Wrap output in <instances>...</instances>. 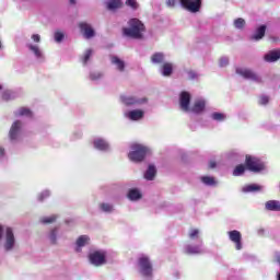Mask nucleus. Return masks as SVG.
<instances>
[{
    "label": "nucleus",
    "instance_id": "1",
    "mask_svg": "<svg viewBox=\"0 0 280 280\" xmlns=\"http://www.w3.org/2000/svg\"><path fill=\"white\" fill-rule=\"evenodd\" d=\"M129 27L122 28L124 36L128 38H133L135 40H141L143 38V33L145 32V24L137 18H132L128 21Z\"/></svg>",
    "mask_w": 280,
    "mask_h": 280
},
{
    "label": "nucleus",
    "instance_id": "2",
    "mask_svg": "<svg viewBox=\"0 0 280 280\" xmlns=\"http://www.w3.org/2000/svg\"><path fill=\"white\" fill-rule=\"evenodd\" d=\"M150 154V149L143 144L135 143L131 145V151L128 154V158L133 163H141Z\"/></svg>",
    "mask_w": 280,
    "mask_h": 280
},
{
    "label": "nucleus",
    "instance_id": "3",
    "mask_svg": "<svg viewBox=\"0 0 280 280\" xmlns=\"http://www.w3.org/2000/svg\"><path fill=\"white\" fill-rule=\"evenodd\" d=\"M245 167L249 172L254 173L264 172V170H266V166L262 164L261 160L252 155L245 156Z\"/></svg>",
    "mask_w": 280,
    "mask_h": 280
},
{
    "label": "nucleus",
    "instance_id": "4",
    "mask_svg": "<svg viewBox=\"0 0 280 280\" xmlns=\"http://www.w3.org/2000/svg\"><path fill=\"white\" fill-rule=\"evenodd\" d=\"M138 266L140 268V272L142 277H152V262L150 261V258L148 256H142L138 259Z\"/></svg>",
    "mask_w": 280,
    "mask_h": 280
},
{
    "label": "nucleus",
    "instance_id": "5",
    "mask_svg": "<svg viewBox=\"0 0 280 280\" xmlns=\"http://www.w3.org/2000/svg\"><path fill=\"white\" fill-rule=\"evenodd\" d=\"M179 3L184 10L188 12H200V8H202V0H179Z\"/></svg>",
    "mask_w": 280,
    "mask_h": 280
},
{
    "label": "nucleus",
    "instance_id": "6",
    "mask_svg": "<svg viewBox=\"0 0 280 280\" xmlns=\"http://www.w3.org/2000/svg\"><path fill=\"white\" fill-rule=\"evenodd\" d=\"M92 266H104L106 264V254L104 252H93L89 255Z\"/></svg>",
    "mask_w": 280,
    "mask_h": 280
},
{
    "label": "nucleus",
    "instance_id": "7",
    "mask_svg": "<svg viewBox=\"0 0 280 280\" xmlns=\"http://www.w3.org/2000/svg\"><path fill=\"white\" fill-rule=\"evenodd\" d=\"M237 75H242L245 80H253L254 82H261V79L257 73L250 69L236 68Z\"/></svg>",
    "mask_w": 280,
    "mask_h": 280
},
{
    "label": "nucleus",
    "instance_id": "8",
    "mask_svg": "<svg viewBox=\"0 0 280 280\" xmlns=\"http://www.w3.org/2000/svg\"><path fill=\"white\" fill-rule=\"evenodd\" d=\"M4 233H5L4 248L5 250H12L16 242L14 238V231L12 230V228H5Z\"/></svg>",
    "mask_w": 280,
    "mask_h": 280
},
{
    "label": "nucleus",
    "instance_id": "9",
    "mask_svg": "<svg viewBox=\"0 0 280 280\" xmlns=\"http://www.w3.org/2000/svg\"><path fill=\"white\" fill-rule=\"evenodd\" d=\"M189 104H191V94L182 92L179 96V106L185 113H189Z\"/></svg>",
    "mask_w": 280,
    "mask_h": 280
},
{
    "label": "nucleus",
    "instance_id": "10",
    "mask_svg": "<svg viewBox=\"0 0 280 280\" xmlns=\"http://www.w3.org/2000/svg\"><path fill=\"white\" fill-rule=\"evenodd\" d=\"M230 240L235 244L236 250H242V232L234 230L228 232Z\"/></svg>",
    "mask_w": 280,
    "mask_h": 280
},
{
    "label": "nucleus",
    "instance_id": "11",
    "mask_svg": "<svg viewBox=\"0 0 280 280\" xmlns=\"http://www.w3.org/2000/svg\"><path fill=\"white\" fill-rule=\"evenodd\" d=\"M22 126H23V122H21V120H15L12 124L11 129L9 131V137L11 141H15V139H18L19 132L21 131Z\"/></svg>",
    "mask_w": 280,
    "mask_h": 280
},
{
    "label": "nucleus",
    "instance_id": "12",
    "mask_svg": "<svg viewBox=\"0 0 280 280\" xmlns=\"http://www.w3.org/2000/svg\"><path fill=\"white\" fill-rule=\"evenodd\" d=\"M79 27L85 38H93V36H95V31L91 27V24L81 22Z\"/></svg>",
    "mask_w": 280,
    "mask_h": 280
},
{
    "label": "nucleus",
    "instance_id": "13",
    "mask_svg": "<svg viewBox=\"0 0 280 280\" xmlns=\"http://www.w3.org/2000/svg\"><path fill=\"white\" fill-rule=\"evenodd\" d=\"M121 102L125 103L126 106H135L136 104L148 102V98L138 100L133 96H121Z\"/></svg>",
    "mask_w": 280,
    "mask_h": 280
},
{
    "label": "nucleus",
    "instance_id": "14",
    "mask_svg": "<svg viewBox=\"0 0 280 280\" xmlns=\"http://www.w3.org/2000/svg\"><path fill=\"white\" fill-rule=\"evenodd\" d=\"M106 8L109 12H116V10L124 8V2L121 0H109L106 2Z\"/></svg>",
    "mask_w": 280,
    "mask_h": 280
},
{
    "label": "nucleus",
    "instance_id": "15",
    "mask_svg": "<svg viewBox=\"0 0 280 280\" xmlns=\"http://www.w3.org/2000/svg\"><path fill=\"white\" fill-rule=\"evenodd\" d=\"M266 62H277L280 60V49H273L267 52L264 57Z\"/></svg>",
    "mask_w": 280,
    "mask_h": 280
},
{
    "label": "nucleus",
    "instance_id": "16",
    "mask_svg": "<svg viewBox=\"0 0 280 280\" xmlns=\"http://www.w3.org/2000/svg\"><path fill=\"white\" fill-rule=\"evenodd\" d=\"M112 65H115L116 69L120 72L126 71V62L117 56L110 57Z\"/></svg>",
    "mask_w": 280,
    "mask_h": 280
},
{
    "label": "nucleus",
    "instance_id": "17",
    "mask_svg": "<svg viewBox=\"0 0 280 280\" xmlns=\"http://www.w3.org/2000/svg\"><path fill=\"white\" fill-rule=\"evenodd\" d=\"M266 36V25H260L258 28H256L255 34L252 35V40H261Z\"/></svg>",
    "mask_w": 280,
    "mask_h": 280
},
{
    "label": "nucleus",
    "instance_id": "18",
    "mask_svg": "<svg viewBox=\"0 0 280 280\" xmlns=\"http://www.w3.org/2000/svg\"><path fill=\"white\" fill-rule=\"evenodd\" d=\"M172 73H174V65H172V62H165L162 65V75H164V78H170V75H172Z\"/></svg>",
    "mask_w": 280,
    "mask_h": 280
},
{
    "label": "nucleus",
    "instance_id": "19",
    "mask_svg": "<svg viewBox=\"0 0 280 280\" xmlns=\"http://www.w3.org/2000/svg\"><path fill=\"white\" fill-rule=\"evenodd\" d=\"M265 209L267 211H280V201L279 200H269L265 203Z\"/></svg>",
    "mask_w": 280,
    "mask_h": 280
},
{
    "label": "nucleus",
    "instance_id": "20",
    "mask_svg": "<svg viewBox=\"0 0 280 280\" xmlns=\"http://www.w3.org/2000/svg\"><path fill=\"white\" fill-rule=\"evenodd\" d=\"M205 101H197L194 103L192 107L189 108L191 113H195L196 115H199V113H202L205 110Z\"/></svg>",
    "mask_w": 280,
    "mask_h": 280
},
{
    "label": "nucleus",
    "instance_id": "21",
    "mask_svg": "<svg viewBox=\"0 0 280 280\" xmlns=\"http://www.w3.org/2000/svg\"><path fill=\"white\" fill-rule=\"evenodd\" d=\"M151 62L153 65H163L165 62V55L163 52H154L151 56Z\"/></svg>",
    "mask_w": 280,
    "mask_h": 280
},
{
    "label": "nucleus",
    "instance_id": "22",
    "mask_svg": "<svg viewBox=\"0 0 280 280\" xmlns=\"http://www.w3.org/2000/svg\"><path fill=\"white\" fill-rule=\"evenodd\" d=\"M128 117L131 119V121H139V119H143V110L133 109L128 113Z\"/></svg>",
    "mask_w": 280,
    "mask_h": 280
},
{
    "label": "nucleus",
    "instance_id": "23",
    "mask_svg": "<svg viewBox=\"0 0 280 280\" xmlns=\"http://www.w3.org/2000/svg\"><path fill=\"white\" fill-rule=\"evenodd\" d=\"M15 117H34L32 109L27 107H20L18 112L14 113Z\"/></svg>",
    "mask_w": 280,
    "mask_h": 280
},
{
    "label": "nucleus",
    "instance_id": "24",
    "mask_svg": "<svg viewBox=\"0 0 280 280\" xmlns=\"http://www.w3.org/2000/svg\"><path fill=\"white\" fill-rule=\"evenodd\" d=\"M156 176V167L153 164H150L147 172L144 173L145 180H154Z\"/></svg>",
    "mask_w": 280,
    "mask_h": 280
},
{
    "label": "nucleus",
    "instance_id": "25",
    "mask_svg": "<svg viewBox=\"0 0 280 280\" xmlns=\"http://www.w3.org/2000/svg\"><path fill=\"white\" fill-rule=\"evenodd\" d=\"M90 237L86 235H81L79 236V238L77 240V253H80V248H82L83 246H86V244H89L90 242Z\"/></svg>",
    "mask_w": 280,
    "mask_h": 280
},
{
    "label": "nucleus",
    "instance_id": "26",
    "mask_svg": "<svg viewBox=\"0 0 280 280\" xmlns=\"http://www.w3.org/2000/svg\"><path fill=\"white\" fill-rule=\"evenodd\" d=\"M186 255H200L202 253V249H200V246L198 245H188L185 249Z\"/></svg>",
    "mask_w": 280,
    "mask_h": 280
},
{
    "label": "nucleus",
    "instance_id": "27",
    "mask_svg": "<svg viewBox=\"0 0 280 280\" xmlns=\"http://www.w3.org/2000/svg\"><path fill=\"white\" fill-rule=\"evenodd\" d=\"M141 191H139V189L132 188L129 190L127 198H129V200H141Z\"/></svg>",
    "mask_w": 280,
    "mask_h": 280
},
{
    "label": "nucleus",
    "instance_id": "28",
    "mask_svg": "<svg viewBox=\"0 0 280 280\" xmlns=\"http://www.w3.org/2000/svg\"><path fill=\"white\" fill-rule=\"evenodd\" d=\"M94 148H96V150H108V143L106 140L103 139H97L94 141Z\"/></svg>",
    "mask_w": 280,
    "mask_h": 280
},
{
    "label": "nucleus",
    "instance_id": "29",
    "mask_svg": "<svg viewBox=\"0 0 280 280\" xmlns=\"http://www.w3.org/2000/svg\"><path fill=\"white\" fill-rule=\"evenodd\" d=\"M201 183H203V185H208L209 187H215V185H218V182H215V178L211 176H202Z\"/></svg>",
    "mask_w": 280,
    "mask_h": 280
},
{
    "label": "nucleus",
    "instance_id": "30",
    "mask_svg": "<svg viewBox=\"0 0 280 280\" xmlns=\"http://www.w3.org/2000/svg\"><path fill=\"white\" fill-rule=\"evenodd\" d=\"M246 170L247 168L244 164H238L233 171V176H242Z\"/></svg>",
    "mask_w": 280,
    "mask_h": 280
},
{
    "label": "nucleus",
    "instance_id": "31",
    "mask_svg": "<svg viewBox=\"0 0 280 280\" xmlns=\"http://www.w3.org/2000/svg\"><path fill=\"white\" fill-rule=\"evenodd\" d=\"M58 220V215L52 214L50 217H44L40 219L42 224H54Z\"/></svg>",
    "mask_w": 280,
    "mask_h": 280
},
{
    "label": "nucleus",
    "instance_id": "32",
    "mask_svg": "<svg viewBox=\"0 0 280 280\" xmlns=\"http://www.w3.org/2000/svg\"><path fill=\"white\" fill-rule=\"evenodd\" d=\"M234 27H236V30H244V27H246V20L238 18L234 21Z\"/></svg>",
    "mask_w": 280,
    "mask_h": 280
},
{
    "label": "nucleus",
    "instance_id": "33",
    "mask_svg": "<svg viewBox=\"0 0 280 280\" xmlns=\"http://www.w3.org/2000/svg\"><path fill=\"white\" fill-rule=\"evenodd\" d=\"M28 49L35 54L36 58H43V52L40 51V48L38 46L28 45Z\"/></svg>",
    "mask_w": 280,
    "mask_h": 280
},
{
    "label": "nucleus",
    "instance_id": "34",
    "mask_svg": "<svg viewBox=\"0 0 280 280\" xmlns=\"http://www.w3.org/2000/svg\"><path fill=\"white\" fill-rule=\"evenodd\" d=\"M125 5L131 8V10H139V2L137 0H126Z\"/></svg>",
    "mask_w": 280,
    "mask_h": 280
},
{
    "label": "nucleus",
    "instance_id": "35",
    "mask_svg": "<svg viewBox=\"0 0 280 280\" xmlns=\"http://www.w3.org/2000/svg\"><path fill=\"white\" fill-rule=\"evenodd\" d=\"M244 191H261V186L252 184L245 187Z\"/></svg>",
    "mask_w": 280,
    "mask_h": 280
},
{
    "label": "nucleus",
    "instance_id": "36",
    "mask_svg": "<svg viewBox=\"0 0 280 280\" xmlns=\"http://www.w3.org/2000/svg\"><path fill=\"white\" fill-rule=\"evenodd\" d=\"M212 119H214V121H224L226 119V116H224V114L222 113H213Z\"/></svg>",
    "mask_w": 280,
    "mask_h": 280
},
{
    "label": "nucleus",
    "instance_id": "37",
    "mask_svg": "<svg viewBox=\"0 0 280 280\" xmlns=\"http://www.w3.org/2000/svg\"><path fill=\"white\" fill-rule=\"evenodd\" d=\"M198 235H200V231L198 229H191L188 234L190 240H197Z\"/></svg>",
    "mask_w": 280,
    "mask_h": 280
},
{
    "label": "nucleus",
    "instance_id": "38",
    "mask_svg": "<svg viewBox=\"0 0 280 280\" xmlns=\"http://www.w3.org/2000/svg\"><path fill=\"white\" fill-rule=\"evenodd\" d=\"M63 39H65V33H62L60 31L55 32L56 43H62Z\"/></svg>",
    "mask_w": 280,
    "mask_h": 280
},
{
    "label": "nucleus",
    "instance_id": "39",
    "mask_svg": "<svg viewBox=\"0 0 280 280\" xmlns=\"http://www.w3.org/2000/svg\"><path fill=\"white\" fill-rule=\"evenodd\" d=\"M93 55L92 49H88L83 56V65H86L89 60H91V56Z\"/></svg>",
    "mask_w": 280,
    "mask_h": 280
},
{
    "label": "nucleus",
    "instance_id": "40",
    "mask_svg": "<svg viewBox=\"0 0 280 280\" xmlns=\"http://www.w3.org/2000/svg\"><path fill=\"white\" fill-rule=\"evenodd\" d=\"M104 74H102V72H91L90 73V80H101V78H103Z\"/></svg>",
    "mask_w": 280,
    "mask_h": 280
},
{
    "label": "nucleus",
    "instance_id": "41",
    "mask_svg": "<svg viewBox=\"0 0 280 280\" xmlns=\"http://www.w3.org/2000/svg\"><path fill=\"white\" fill-rule=\"evenodd\" d=\"M101 209H102V211L110 213V211H113V206H110L108 203H101Z\"/></svg>",
    "mask_w": 280,
    "mask_h": 280
},
{
    "label": "nucleus",
    "instance_id": "42",
    "mask_svg": "<svg viewBox=\"0 0 280 280\" xmlns=\"http://www.w3.org/2000/svg\"><path fill=\"white\" fill-rule=\"evenodd\" d=\"M2 100L4 102H10L12 100V93L10 91H5L2 93Z\"/></svg>",
    "mask_w": 280,
    "mask_h": 280
},
{
    "label": "nucleus",
    "instance_id": "43",
    "mask_svg": "<svg viewBox=\"0 0 280 280\" xmlns=\"http://www.w3.org/2000/svg\"><path fill=\"white\" fill-rule=\"evenodd\" d=\"M219 65H220V67H226V66L229 65V58L222 57V58L219 60Z\"/></svg>",
    "mask_w": 280,
    "mask_h": 280
},
{
    "label": "nucleus",
    "instance_id": "44",
    "mask_svg": "<svg viewBox=\"0 0 280 280\" xmlns=\"http://www.w3.org/2000/svg\"><path fill=\"white\" fill-rule=\"evenodd\" d=\"M268 102H269L268 96H261L260 100H259V104L261 106H266V104H268Z\"/></svg>",
    "mask_w": 280,
    "mask_h": 280
},
{
    "label": "nucleus",
    "instance_id": "45",
    "mask_svg": "<svg viewBox=\"0 0 280 280\" xmlns=\"http://www.w3.org/2000/svg\"><path fill=\"white\" fill-rule=\"evenodd\" d=\"M56 233H57V230H52V231L50 232V235H49L50 242H51L52 244L56 243Z\"/></svg>",
    "mask_w": 280,
    "mask_h": 280
},
{
    "label": "nucleus",
    "instance_id": "46",
    "mask_svg": "<svg viewBox=\"0 0 280 280\" xmlns=\"http://www.w3.org/2000/svg\"><path fill=\"white\" fill-rule=\"evenodd\" d=\"M32 40H34V43H38L40 40V35L38 34H33L32 35Z\"/></svg>",
    "mask_w": 280,
    "mask_h": 280
},
{
    "label": "nucleus",
    "instance_id": "47",
    "mask_svg": "<svg viewBox=\"0 0 280 280\" xmlns=\"http://www.w3.org/2000/svg\"><path fill=\"white\" fill-rule=\"evenodd\" d=\"M167 5L174 8L176 5V0H167Z\"/></svg>",
    "mask_w": 280,
    "mask_h": 280
},
{
    "label": "nucleus",
    "instance_id": "48",
    "mask_svg": "<svg viewBox=\"0 0 280 280\" xmlns=\"http://www.w3.org/2000/svg\"><path fill=\"white\" fill-rule=\"evenodd\" d=\"M215 165H217L215 161H210V163H209L210 170H213L215 167Z\"/></svg>",
    "mask_w": 280,
    "mask_h": 280
},
{
    "label": "nucleus",
    "instance_id": "49",
    "mask_svg": "<svg viewBox=\"0 0 280 280\" xmlns=\"http://www.w3.org/2000/svg\"><path fill=\"white\" fill-rule=\"evenodd\" d=\"M3 237V225L0 224V240Z\"/></svg>",
    "mask_w": 280,
    "mask_h": 280
},
{
    "label": "nucleus",
    "instance_id": "50",
    "mask_svg": "<svg viewBox=\"0 0 280 280\" xmlns=\"http://www.w3.org/2000/svg\"><path fill=\"white\" fill-rule=\"evenodd\" d=\"M276 261H277V264L280 265V254L279 253H276Z\"/></svg>",
    "mask_w": 280,
    "mask_h": 280
},
{
    "label": "nucleus",
    "instance_id": "51",
    "mask_svg": "<svg viewBox=\"0 0 280 280\" xmlns=\"http://www.w3.org/2000/svg\"><path fill=\"white\" fill-rule=\"evenodd\" d=\"M3 154H5V149L0 147V156H3Z\"/></svg>",
    "mask_w": 280,
    "mask_h": 280
},
{
    "label": "nucleus",
    "instance_id": "52",
    "mask_svg": "<svg viewBox=\"0 0 280 280\" xmlns=\"http://www.w3.org/2000/svg\"><path fill=\"white\" fill-rule=\"evenodd\" d=\"M44 196H49V192H44L39 198H40V200H43V197Z\"/></svg>",
    "mask_w": 280,
    "mask_h": 280
},
{
    "label": "nucleus",
    "instance_id": "53",
    "mask_svg": "<svg viewBox=\"0 0 280 280\" xmlns=\"http://www.w3.org/2000/svg\"><path fill=\"white\" fill-rule=\"evenodd\" d=\"M70 3H71L72 5H75V0H70Z\"/></svg>",
    "mask_w": 280,
    "mask_h": 280
},
{
    "label": "nucleus",
    "instance_id": "54",
    "mask_svg": "<svg viewBox=\"0 0 280 280\" xmlns=\"http://www.w3.org/2000/svg\"><path fill=\"white\" fill-rule=\"evenodd\" d=\"M278 280H280V272L278 273Z\"/></svg>",
    "mask_w": 280,
    "mask_h": 280
},
{
    "label": "nucleus",
    "instance_id": "55",
    "mask_svg": "<svg viewBox=\"0 0 280 280\" xmlns=\"http://www.w3.org/2000/svg\"><path fill=\"white\" fill-rule=\"evenodd\" d=\"M273 42H277V38H272Z\"/></svg>",
    "mask_w": 280,
    "mask_h": 280
},
{
    "label": "nucleus",
    "instance_id": "56",
    "mask_svg": "<svg viewBox=\"0 0 280 280\" xmlns=\"http://www.w3.org/2000/svg\"><path fill=\"white\" fill-rule=\"evenodd\" d=\"M3 86L0 85V91H2Z\"/></svg>",
    "mask_w": 280,
    "mask_h": 280
},
{
    "label": "nucleus",
    "instance_id": "57",
    "mask_svg": "<svg viewBox=\"0 0 280 280\" xmlns=\"http://www.w3.org/2000/svg\"><path fill=\"white\" fill-rule=\"evenodd\" d=\"M0 49H1V43H0Z\"/></svg>",
    "mask_w": 280,
    "mask_h": 280
}]
</instances>
